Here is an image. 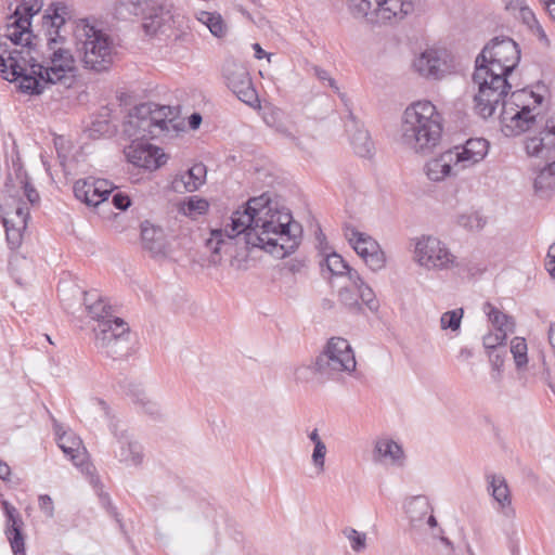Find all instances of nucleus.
<instances>
[{
    "instance_id": "59",
    "label": "nucleus",
    "mask_w": 555,
    "mask_h": 555,
    "mask_svg": "<svg viewBox=\"0 0 555 555\" xmlns=\"http://www.w3.org/2000/svg\"><path fill=\"white\" fill-rule=\"evenodd\" d=\"M253 49L255 50V57L257 60H261L263 57H267L268 61L270 62V57L272 54L270 53H267L261 47L259 43H254L253 44Z\"/></svg>"
},
{
    "instance_id": "48",
    "label": "nucleus",
    "mask_w": 555,
    "mask_h": 555,
    "mask_svg": "<svg viewBox=\"0 0 555 555\" xmlns=\"http://www.w3.org/2000/svg\"><path fill=\"white\" fill-rule=\"evenodd\" d=\"M135 397L137 402L142 405V408L147 414L154 415L158 412L157 404L154 401L150 400L143 390H138Z\"/></svg>"
},
{
    "instance_id": "1",
    "label": "nucleus",
    "mask_w": 555,
    "mask_h": 555,
    "mask_svg": "<svg viewBox=\"0 0 555 555\" xmlns=\"http://www.w3.org/2000/svg\"><path fill=\"white\" fill-rule=\"evenodd\" d=\"M67 7L52 3L42 21L44 48L41 62L30 55L33 39H37L29 29L30 20L21 15L20 8L10 16L5 37L21 49L0 52V73L8 81H18V88L26 94H41L50 86L73 77L76 69L75 57L67 47L65 29Z\"/></svg>"
},
{
    "instance_id": "36",
    "label": "nucleus",
    "mask_w": 555,
    "mask_h": 555,
    "mask_svg": "<svg viewBox=\"0 0 555 555\" xmlns=\"http://www.w3.org/2000/svg\"><path fill=\"white\" fill-rule=\"evenodd\" d=\"M339 301L352 313H361L362 306L359 302L358 293L356 294L347 287H343L338 293Z\"/></svg>"
},
{
    "instance_id": "8",
    "label": "nucleus",
    "mask_w": 555,
    "mask_h": 555,
    "mask_svg": "<svg viewBox=\"0 0 555 555\" xmlns=\"http://www.w3.org/2000/svg\"><path fill=\"white\" fill-rule=\"evenodd\" d=\"M171 114L170 106L142 103L129 112L122 125V133L131 141L158 138L169 131Z\"/></svg>"
},
{
    "instance_id": "34",
    "label": "nucleus",
    "mask_w": 555,
    "mask_h": 555,
    "mask_svg": "<svg viewBox=\"0 0 555 555\" xmlns=\"http://www.w3.org/2000/svg\"><path fill=\"white\" fill-rule=\"evenodd\" d=\"M527 344L522 337H514L511 341V353L513 354L516 367L519 370L528 363Z\"/></svg>"
},
{
    "instance_id": "51",
    "label": "nucleus",
    "mask_w": 555,
    "mask_h": 555,
    "mask_svg": "<svg viewBox=\"0 0 555 555\" xmlns=\"http://www.w3.org/2000/svg\"><path fill=\"white\" fill-rule=\"evenodd\" d=\"M40 509L46 514L47 517H53L54 506L50 495L41 494L38 499Z\"/></svg>"
},
{
    "instance_id": "64",
    "label": "nucleus",
    "mask_w": 555,
    "mask_h": 555,
    "mask_svg": "<svg viewBox=\"0 0 555 555\" xmlns=\"http://www.w3.org/2000/svg\"><path fill=\"white\" fill-rule=\"evenodd\" d=\"M545 8L548 12L550 17L555 22V1H553V3L545 5Z\"/></svg>"
},
{
    "instance_id": "9",
    "label": "nucleus",
    "mask_w": 555,
    "mask_h": 555,
    "mask_svg": "<svg viewBox=\"0 0 555 555\" xmlns=\"http://www.w3.org/2000/svg\"><path fill=\"white\" fill-rule=\"evenodd\" d=\"M414 8V0H348L350 13L372 25L397 23L411 14Z\"/></svg>"
},
{
    "instance_id": "18",
    "label": "nucleus",
    "mask_w": 555,
    "mask_h": 555,
    "mask_svg": "<svg viewBox=\"0 0 555 555\" xmlns=\"http://www.w3.org/2000/svg\"><path fill=\"white\" fill-rule=\"evenodd\" d=\"M448 57L446 51L427 49L415 57L413 67L424 78L440 80L451 72Z\"/></svg>"
},
{
    "instance_id": "13",
    "label": "nucleus",
    "mask_w": 555,
    "mask_h": 555,
    "mask_svg": "<svg viewBox=\"0 0 555 555\" xmlns=\"http://www.w3.org/2000/svg\"><path fill=\"white\" fill-rule=\"evenodd\" d=\"M414 256L417 263L428 270H447L454 266L464 267L463 262L456 263L455 256L437 237L422 236L415 243ZM465 269L474 275V268L465 263Z\"/></svg>"
},
{
    "instance_id": "21",
    "label": "nucleus",
    "mask_w": 555,
    "mask_h": 555,
    "mask_svg": "<svg viewBox=\"0 0 555 555\" xmlns=\"http://www.w3.org/2000/svg\"><path fill=\"white\" fill-rule=\"evenodd\" d=\"M345 127L350 134V143L354 153L360 157L371 158L375 151L374 142L369 131L363 128L351 111H349Z\"/></svg>"
},
{
    "instance_id": "15",
    "label": "nucleus",
    "mask_w": 555,
    "mask_h": 555,
    "mask_svg": "<svg viewBox=\"0 0 555 555\" xmlns=\"http://www.w3.org/2000/svg\"><path fill=\"white\" fill-rule=\"evenodd\" d=\"M176 23L172 0L152 1L142 12V28L147 36L166 34Z\"/></svg>"
},
{
    "instance_id": "55",
    "label": "nucleus",
    "mask_w": 555,
    "mask_h": 555,
    "mask_svg": "<svg viewBox=\"0 0 555 555\" xmlns=\"http://www.w3.org/2000/svg\"><path fill=\"white\" fill-rule=\"evenodd\" d=\"M345 274H346V275L348 276V279L352 282V284H353V286H354L356 288H358V287H359V286H361L363 283H365V282L363 281V279L360 276V274H359L356 270L351 269L350 267H349V269H348V270H346V273H345Z\"/></svg>"
},
{
    "instance_id": "10",
    "label": "nucleus",
    "mask_w": 555,
    "mask_h": 555,
    "mask_svg": "<svg viewBox=\"0 0 555 555\" xmlns=\"http://www.w3.org/2000/svg\"><path fill=\"white\" fill-rule=\"evenodd\" d=\"M356 365V358L348 340L332 337L323 352L315 358L313 373L325 380L336 379L344 372H353Z\"/></svg>"
},
{
    "instance_id": "30",
    "label": "nucleus",
    "mask_w": 555,
    "mask_h": 555,
    "mask_svg": "<svg viewBox=\"0 0 555 555\" xmlns=\"http://www.w3.org/2000/svg\"><path fill=\"white\" fill-rule=\"evenodd\" d=\"M207 176H176L171 189L178 193L194 192L206 182Z\"/></svg>"
},
{
    "instance_id": "27",
    "label": "nucleus",
    "mask_w": 555,
    "mask_h": 555,
    "mask_svg": "<svg viewBox=\"0 0 555 555\" xmlns=\"http://www.w3.org/2000/svg\"><path fill=\"white\" fill-rule=\"evenodd\" d=\"M140 155L143 158H135V167L144 168L151 171L159 169L168 160V156L163 152L160 147L153 146L145 143V145L139 146Z\"/></svg>"
},
{
    "instance_id": "61",
    "label": "nucleus",
    "mask_w": 555,
    "mask_h": 555,
    "mask_svg": "<svg viewBox=\"0 0 555 555\" xmlns=\"http://www.w3.org/2000/svg\"><path fill=\"white\" fill-rule=\"evenodd\" d=\"M545 268L547 272L550 273L552 279H555V257L552 256V258H547L545 260Z\"/></svg>"
},
{
    "instance_id": "62",
    "label": "nucleus",
    "mask_w": 555,
    "mask_h": 555,
    "mask_svg": "<svg viewBox=\"0 0 555 555\" xmlns=\"http://www.w3.org/2000/svg\"><path fill=\"white\" fill-rule=\"evenodd\" d=\"M202 122V116L198 113H194L189 118V124L192 129H196L199 127Z\"/></svg>"
},
{
    "instance_id": "52",
    "label": "nucleus",
    "mask_w": 555,
    "mask_h": 555,
    "mask_svg": "<svg viewBox=\"0 0 555 555\" xmlns=\"http://www.w3.org/2000/svg\"><path fill=\"white\" fill-rule=\"evenodd\" d=\"M112 203L117 209L126 210L130 206L131 201L128 195L117 192L113 195Z\"/></svg>"
},
{
    "instance_id": "54",
    "label": "nucleus",
    "mask_w": 555,
    "mask_h": 555,
    "mask_svg": "<svg viewBox=\"0 0 555 555\" xmlns=\"http://www.w3.org/2000/svg\"><path fill=\"white\" fill-rule=\"evenodd\" d=\"M522 3H524V1H519V3H518L519 8H520L521 16H522L524 22L530 28L531 24H534V21H538V20L535 18V15L533 14V12L529 8L524 7Z\"/></svg>"
},
{
    "instance_id": "56",
    "label": "nucleus",
    "mask_w": 555,
    "mask_h": 555,
    "mask_svg": "<svg viewBox=\"0 0 555 555\" xmlns=\"http://www.w3.org/2000/svg\"><path fill=\"white\" fill-rule=\"evenodd\" d=\"M541 134L553 135L555 140V113L546 119L544 130Z\"/></svg>"
},
{
    "instance_id": "46",
    "label": "nucleus",
    "mask_w": 555,
    "mask_h": 555,
    "mask_svg": "<svg viewBox=\"0 0 555 555\" xmlns=\"http://www.w3.org/2000/svg\"><path fill=\"white\" fill-rule=\"evenodd\" d=\"M17 8L21 10V15L27 16L30 20L41 10L42 0H23V3Z\"/></svg>"
},
{
    "instance_id": "35",
    "label": "nucleus",
    "mask_w": 555,
    "mask_h": 555,
    "mask_svg": "<svg viewBox=\"0 0 555 555\" xmlns=\"http://www.w3.org/2000/svg\"><path fill=\"white\" fill-rule=\"evenodd\" d=\"M457 223L469 231H479L486 225L487 219L478 211H473L459 216Z\"/></svg>"
},
{
    "instance_id": "37",
    "label": "nucleus",
    "mask_w": 555,
    "mask_h": 555,
    "mask_svg": "<svg viewBox=\"0 0 555 555\" xmlns=\"http://www.w3.org/2000/svg\"><path fill=\"white\" fill-rule=\"evenodd\" d=\"M463 318V309H454L444 312L440 318V325L442 330H451L455 332L460 330Z\"/></svg>"
},
{
    "instance_id": "2",
    "label": "nucleus",
    "mask_w": 555,
    "mask_h": 555,
    "mask_svg": "<svg viewBox=\"0 0 555 555\" xmlns=\"http://www.w3.org/2000/svg\"><path fill=\"white\" fill-rule=\"evenodd\" d=\"M244 234L247 246L258 247L282 259L293 254L301 242L302 228L293 220L286 208H279L268 193L250 198L243 209L235 210L231 223L224 229H215L206 241L211 250L210 262H220L221 246Z\"/></svg>"
},
{
    "instance_id": "3",
    "label": "nucleus",
    "mask_w": 555,
    "mask_h": 555,
    "mask_svg": "<svg viewBox=\"0 0 555 555\" xmlns=\"http://www.w3.org/2000/svg\"><path fill=\"white\" fill-rule=\"evenodd\" d=\"M520 61V49L509 37H494L476 57L473 81L478 86L475 112L487 119L495 105L511 90L507 76Z\"/></svg>"
},
{
    "instance_id": "42",
    "label": "nucleus",
    "mask_w": 555,
    "mask_h": 555,
    "mask_svg": "<svg viewBox=\"0 0 555 555\" xmlns=\"http://www.w3.org/2000/svg\"><path fill=\"white\" fill-rule=\"evenodd\" d=\"M344 534L350 542V546L353 551L361 552L366 547L365 533L359 532L353 528H346Z\"/></svg>"
},
{
    "instance_id": "14",
    "label": "nucleus",
    "mask_w": 555,
    "mask_h": 555,
    "mask_svg": "<svg viewBox=\"0 0 555 555\" xmlns=\"http://www.w3.org/2000/svg\"><path fill=\"white\" fill-rule=\"evenodd\" d=\"M222 76L228 88L245 104L255 107L259 104V98L254 88L247 67L229 59L222 67Z\"/></svg>"
},
{
    "instance_id": "24",
    "label": "nucleus",
    "mask_w": 555,
    "mask_h": 555,
    "mask_svg": "<svg viewBox=\"0 0 555 555\" xmlns=\"http://www.w3.org/2000/svg\"><path fill=\"white\" fill-rule=\"evenodd\" d=\"M141 242L144 250L152 257H163L166 254V240L160 228L145 220L141 223Z\"/></svg>"
},
{
    "instance_id": "57",
    "label": "nucleus",
    "mask_w": 555,
    "mask_h": 555,
    "mask_svg": "<svg viewBox=\"0 0 555 555\" xmlns=\"http://www.w3.org/2000/svg\"><path fill=\"white\" fill-rule=\"evenodd\" d=\"M312 371L313 372V365H299L295 369L294 375L297 380H302L307 377V374Z\"/></svg>"
},
{
    "instance_id": "43",
    "label": "nucleus",
    "mask_w": 555,
    "mask_h": 555,
    "mask_svg": "<svg viewBox=\"0 0 555 555\" xmlns=\"http://www.w3.org/2000/svg\"><path fill=\"white\" fill-rule=\"evenodd\" d=\"M547 135L543 134V137H532L526 141V152L530 156H544L548 151L544 140Z\"/></svg>"
},
{
    "instance_id": "50",
    "label": "nucleus",
    "mask_w": 555,
    "mask_h": 555,
    "mask_svg": "<svg viewBox=\"0 0 555 555\" xmlns=\"http://www.w3.org/2000/svg\"><path fill=\"white\" fill-rule=\"evenodd\" d=\"M530 30L532 31V34L534 36H537L539 41L545 48H550L551 47V40L548 39L546 33L544 31V29H543L542 25L539 23V21H534V24H531Z\"/></svg>"
},
{
    "instance_id": "7",
    "label": "nucleus",
    "mask_w": 555,
    "mask_h": 555,
    "mask_svg": "<svg viewBox=\"0 0 555 555\" xmlns=\"http://www.w3.org/2000/svg\"><path fill=\"white\" fill-rule=\"evenodd\" d=\"M76 52L83 68L94 73L111 69L117 56L113 38L103 29L87 21H80L75 29Z\"/></svg>"
},
{
    "instance_id": "33",
    "label": "nucleus",
    "mask_w": 555,
    "mask_h": 555,
    "mask_svg": "<svg viewBox=\"0 0 555 555\" xmlns=\"http://www.w3.org/2000/svg\"><path fill=\"white\" fill-rule=\"evenodd\" d=\"M209 208V204L204 198H198L196 196H190L186 202L180 208V211L192 219H195L197 216L205 215Z\"/></svg>"
},
{
    "instance_id": "53",
    "label": "nucleus",
    "mask_w": 555,
    "mask_h": 555,
    "mask_svg": "<svg viewBox=\"0 0 555 555\" xmlns=\"http://www.w3.org/2000/svg\"><path fill=\"white\" fill-rule=\"evenodd\" d=\"M436 550L439 555H452L453 546L449 539L440 537L436 544Z\"/></svg>"
},
{
    "instance_id": "12",
    "label": "nucleus",
    "mask_w": 555,
    "mask_h": 555,
    "mask_svg": "<svg viewBox=\"0 0 555 555\" xmlns=\"http://www.w3.org/2000/svg\"><path fill=\"white\" fill-rule=\"evenodd\" d=\"M95 347L106 357L117 360L126 357L130 350V328L120 318L113 322H103L94 327Z\"/></svg>"
},
{
    "instance_id": "4",
    "label": "nucleus",
    "mask_w": 555,
    "mask_h": 555,
    "mask_svg": "<svg viewBox=\"0 0 555 555\" xmlns=\"http://www.w3.org/2000/svg\"><path fill=\"white\" fill-rule=\"evenodd\" d=\"M443 117L430 101L411 103L403 112L400 140L408 149L429 154L440 142Z\"/></svg>"
},
{
    "instance_id": "63",
    "label": "nucleus",
    "mask_w": 555,
    "mask_h": 555,
    "mask_svg": "<svg viewBox=\"0 0 555 555\" xmlns=\"http://www.w3.org/2000/svg\"><path fill=\"white\" fill-rule=\"evenodd\" d=\"M309 439L314 443H323V441L321 440L320 436H319V431L318 429H313L310 434H309Z\"/></svg>"
},
{
    "instance_id": "22",
    "label": "nucleus",
    "mask_w": 555,
    "mask_h": 555,
    "mask_svg": "<svg viewBox=\"0 0 555 555\" xmlns=\"http://www.w3.org/2000/svg\"><path fill=\"white\" fill-rule=\"evenodd\" d=\"M488 492L496 503V511L507 519H514L516 516L515 508L512 505V498L506 480L502 476L489 475Z\"/></svg>"
},
{
    "instance_id": "20",
    "label": "nucleus",
    "mask_w": 555,
    "mask_h": 555,
    "mask_svg": "<svg viewBox=\"0 0 555 555\" xmlns=\"http://www.w3.org/2000/svg\"><path fill=\"white\" fill-rule=\"evenodd\" d=\"M2 507L7 517L4 533L10 542L14 555H26L25 539L22 532L24 522L18 511L8 501H2Z\"/></svg>"
},
{
    "instance_id": "45",
    "label": "nucleus",
    "mask_w": 555,
    "mask_h": 555,
    "mask_svg": "<svg viewBox=\"0 0 555 555\" xmlns=\"http://www.w3.org/2000/svg\"><path fill=\"white\" fill-rule=\"evenodd\" d=\"M313 72H314V75L317 76V78L321 82L327 83V86L331 87L334 90V92H336L344 102H346V95L344 93L339 92V88H338L335 79L333 77H331V75L327 70H325L319 66H314Z\"/></svg>"
},
{
    "instance_id": "47",
    "label": "nucleus",
    "mask_w": 555,
    "mask_h": 555,
    "mask_svg": "<svg viewBox=\"0 0 555 555\" xmlns=\"http://www.w3.org/2000/svg\"><path fill=\"white\" fill-rule=\"evenodd\" d=\"M210 157H205V160L195 162L184 173H208V171H217V167H212Z\"/></svg>"
},
{
    "instance_id": "32",
    "label": "nucleus",
    "mask_w": 555,
    "mask_h": 555,
    "mask_svg": "<svg viewBox=\"0 0 555 555\" xmlns=\"http://www.w3.org/2000/svg\"><path fill=\"white\" fill-rule=\"evenodd\" d=\"M430 509V505L425 498L416 496L409 502L406 513L409 514L411 522L416 524L421 522L423 516H426Z\"/></svg>"
},
{
    "instance_id": "29",
    "label": "nucleus",
    "mask_w": 555,
    "mask_h": 555,
    "mask_svg": "<svg viewBox=\"0 0 555 555\" xmlns=\"http://www.w3.org/2000/svg\"><path fill=\"white\" fill-rule=\"evenodd\" d=\"M483 312L487 314L489 321L493 324L495 330L513 333L515 322L512 317L503 313L490 302H485L482 307Z\"/></svg>"
},
{
    "instance_id": "49",
    "label": "nucleus",
    "mask_w": 555,
    "mask_h": 555,
    "mask_svg": "<svg viewBox=\"0 0 555 555\" xmlns=\"http://www.w3.org/2000/svg\"><path fill=\"white\" fill-rule=\"evenodd\" d=\"M142 145H145V143H142L140 141H131L130 145L125 146L124 154H125L127 160L130 164L135 166V158H138V157L143 158L144 157L143 155H140L138 153L139 152V146H142Z\"/></svg>"
},
{
    "instance_id": "58",
    "label": "nucleus",
    "mask_w": 555,
    "mask_h": 555,
    "mask_svg": "<svg viewBox=\"0 0 555 555\" xmlns=\"http://www.w3.org/2000/svg\"><path fill=\"white\" fill-rule=\"evenodd\" d=\"M66 140L63 137H57L54 139V145L56 147L57 154L60 158H66L65 145Z\"/></svg>"
},
{
    "instance_id": "26",
    "label": "nucleus",
    "mask_w": 555,
    "mask_h": 555,
    "mask_svg": "<svg viewBox=\"0 0 555 555\" xmlns=\"http://www.w3.org/2000/svg\"><path fill=\"white\" fill-rule=\"evenodd\" d=\"M83 304L88 313L98 321V324L113 322L115 317L112 314V307L96 292L83 293Z\"/></svg>"
},
{
    "instance_id": "44",
    "label": "nucleus",
    "mask_w": 555,
    "mask_h": 555,
    "mask_svg": "<svg viewBox=\"0 0 555 555\" xmlns=\"http://www.w3.org/2000/svg\"><path fill=\"white\" fill-rule=\"evenodd\" d=\"M326 452L327 449L324 442L314 444L311 461L318 473L324 472Z\"/></svg>"
},
{
    "instance_id": "19",
    "label": "nucleus",
    "mask_w": 555,
    "mask_h": 555,
    "mask_svg": "<svg viewBox=\"0 0 555 555\" xmlns=\"http://www.w3.org/2000/svg\"><path fill=\"white\" fill-rule=\"evenodd\" d=\"M55 435L59 447L73 461L74 465L80 467L82 472L91 474L92 465L87 462V450L82 440L73 431H62L59 424H55Z\"/></svg>"
},
{
    "instance_id": "40",
    "label": "nucleus",
    "mask_w": 555,
    "mask_h": 555,
    "mask_svg": "<svg viewBox=\"0 0 555 555\" xmlns=\"http://www.w3.org/2000/svg\"><path fill=\"white\" fill-rule=\"evenodd\" d=\"M506 351H489L488 357L492 366L491 379L494 383H500L502 379V367L504 365Z\"/></svg>"
},
{
    "instance_id": "31",
    "label": "nucleus",
    "mask_w": 555,
    "mask_h": 555,
    "mask_svg": "<svg viewBox=\"0 0 555 555\" xmlns=\"http://www.w3.org/2000/svg\"><path fill=\"white\" fill-rule=\"evenodd\" d=\"M529 179L538 197L546 198L555 193V176H529Z\"/></svg>"
},
{
    "instance_id": "6",
    "label": "nucleus",
    "mask_w": 555,
    "mask_h": 555,
    "mask_svg": "<svg viewBox=\"0 0 555 555\" xmlns=\"http://www.w3.org/2000/svg\"><path fill=\"white\" fill-rule=\"evenodd\" d=\"M4 193L13 201L14 207L2 216L7 242L11 249L20 247L23 232L27 227L29 208L40 202V195L30 182L28 176H7Z\"/></svg>"
},
{
    "instance_id": "39",
    "label": "nucleus",
    "mask_w": 555,
    "mask_h": 555,
    "mask_svg": "<svg viewBox=\"0 0 555 555\" xmlns=\"http://www.w3.org/2000/svg\"><path fill=\"white\" fill-rule=\"evenodd\" d=\"M357 291L362 304L365 305L371 312L376 313L379 309V301L376 299L375 293L371 286L363 283Z\"/></svg>"
},
{
    "instance_id": "23",
    "label": "nucleus",
    "mask_w": 555,
    "mask_h": 555,
    "mask_svg": "<svg viewBox=\"0 0 555 555\" xmlns=\"http://www.w3.org/2000/svg\"><path fill=\"white\" fill-rule=\"evenodd\" d=\"M115 436L117 439V447L114 450L115 457L127 466L140 465L143 460L142 447L130 439L126 433L120 435L115 433Z\"/></svg>"
},
{
    "instance_id": "38",
    "label": "nucleus",
    "mask_w": 555,
    "mask_h": 555,
    "mask_svg": "<svg viewBox=\"0 0 555 555\" xmlns=\"http://www.w3.org/2000/svg\"><path fill=\"white\" fill-rule=\"evenodd\" d=\"M507 333L505 331L495 330L494 332H490L486 334L482 338V345L489 351H499V348L503 346L506 340Z\"/></svg>"
},
{
    "instance_id": "16",
    "label": "nucleus",
    "mask_w": 555,
    "mask_h": 555,
    "mask_svg": "<svg viewBox=\"0 0 555 555\" xmlns=\"http://www.w3.org/2000/svg\"><path fill=\"white\" fill-rule=\"evenodd\" d=\"M345 236L353 247L354 251L363 259L365 264L373 271L385 268L386 257L377 241L372 236L358 231L354 227H345Z\"/></svg>"
},
{
    "instance_id": "17",
    "label": "nucleus",
    "mask_w": 555,
    "mask_h": 555,
    "mask_svg": "<svg viewBox=\"0 0 555 555\" xmlns=\"http://www.w3.org/2000/svg\"><path fill=\"white\" fill-rule=\"evenodd\" d=\"M115 184L96 176H86L74 183L75 197L89 207H99L114 191Z\"/></svg>"
},
{
    "instance_id": "5",
    "label": "nucleus",
    "mask_w": 555,
    "mask_h": 555,
    "mask_svg": "<svg viewBox=\"0 0 555 555\" xmlns=\"http://www.w3.org/2000/svg\"><path fill=\"white\" fill-rule=\"evenodd\" d=\"M507 94L495 105V108L502 105L499 119L504 135H519L542 120V94L528 88L513 91L509 96Z\"/></svg>"
},
{
    "instance_id": "41",
    "label": "nucleus",
    "mask_w": 555,
    "mask_h": 555,
    "mask_svg": "<svg viewBox=\"0 0 555 555\" xmlns=\"http://www.w3.org/2000/svg\"><path fill=\"white\" fill-rule=\"evenodd\" d=\"M326 267L333 275H345L346 270L349 269V264L344 260V258L336 254L332 253L325 258Z\"/></svg>"
},
{
    "instance_id": "28",
    "label": "nucleus",
    "mask_w": 555,
    "mask_h": 555,
    "mask_svg": "<svg viewBox=\"0 0 555 555\" xmlns=\"http://www.w3.org/2000/svg\"><path fill=\"white\" fill-rule=\"evenodd\" d=\"M195 17L209 29L212 36L223 38L227 35L228 26L219 13L197 11Z\"/></svg>"
},
{
    "instance_id": "25",
    "label": "nucleus",
    "mask_w": 555,
    "mask_h": 555,
    "mask_svg": "<svg viewBox=\"0 0 555 555\" xmlns=\"http://www.w3.org/2000/svg\"><path fill=\"white\" fill-rule=\"evenodd\" d=\"M373 461L375 463H384L389 461L390 464L402 466L404 462V453L400 444L391 439H378L373 450Z\"/></svg>"
},
{
    "instance_id": "11",
    "label": "nucleus",
    "mask_w": 555,
    "mask_h": 555,
    "mask_svg": "<svg viewBox=\"0 0 555 555\" xmlns=\"http://www.w3.org/2000/svg\"><path fill=\"white\" fill-rule=\"evenodd\" d=\"M488 153V142L485 139H469L463 146H455L433 159L428 172L452 173L469 169L481 162Z\"/></svg>"
},
{
    "instance_id": "60",
    "label": "nucleus",
    "mask_w": 555,
    "mask_h": 555,
    "mask_svg": "<svg viewBox=\"0 0 555 555\" xmlns=\"http://www.w3.org/2000/svg\"><path fill=\"white\" fill-rule=\"evenodd\" d=\"M10 475H11L10 466L0 460V479H2L4 481L9 480Z\"/></svg>"
}]
</instances>
